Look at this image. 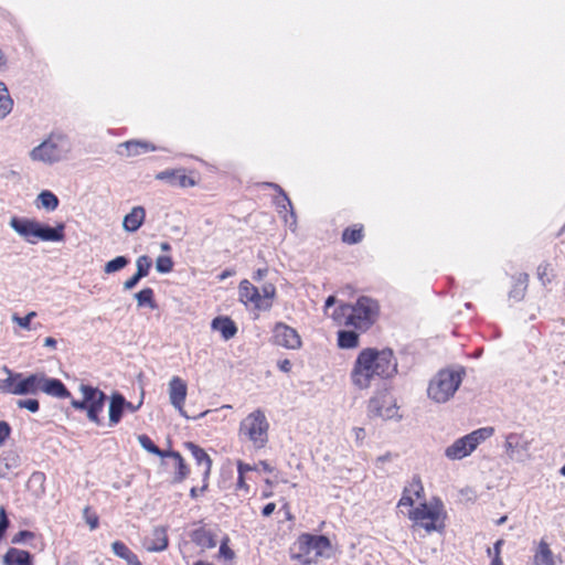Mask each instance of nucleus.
<instances>
[{"label": "nucleus", "instance_id": "1", "mask_svg": "<svg viewBox=\"0 0 565 565\" xmlns=\"http://www.w3.org/2000/svg\"><path fill=\"white\" fill-rule=\"evenodd\" d=\"M397 372V361L391 349H363L354 361L350 377L359 390H366L375 382L388 379Z\"/></svg>", "mask_w": 565, "mask_h": 565}, {"label": "nucleus", "instance_id": "2", "mask_svg": "<svg viewBox=\"0 0 565 565\" xmlns=\"http://www.w3.org/2000/svg\"><path fill=\"white\" fill-rule=\"evenodd\" d=\"M379 316V305L369 297H361L355 305H341L331 315L339 323L354 327L359 330H367Z\"/></svg>", "mask_w": 565, "mask_h": 565}, {"label": "nucleus", "instance_id": "3", "mask_svg": "<svg viewBox=\"0 0 565 565\" xmlns=\"http://www.w3.org/2000/svg\"><path fill=\"white\" fill-rule=\"evenodd\" d=\"M71 150L72 142L65 135L52 132L30 150L29 158L33 162L52 166L66 160Z\"/></svg>", "mask_w": 565, "mask_h": 565}, {"label": "nucleus", "instance_id": "4", "mask_svg": "<svg viewBox=\"0 0 565 565\" xmlns=\"http://www.w3.org/2000/svg\"><path fill=\"white\" fill-rule=\"evenodd\" d=\"M330 541L323 535L302 534L296 542L291 558L301 565L316 563L319 557L329 556Z\"/></svg>", "mask_w": 565, "mask_h": 565}, {"label": "nucleus", "instance_id": "5", "mask_svg": "<svg viewBox=\"0 0 565 565\" xmlns=\"http://www.w3.org/2000/svg\"><path fill=\"white\" fill-rule=\"evenodd\" d=\"M406 514L416 526L423 527L427 533L439 532L445 527L446 512L439 499L420 503L414 510H408Z\"/></svg>", "mask_w": 565, "mask_h": 565}, {"label": "nucleus", "instance_id": "6", "mask_svg": "<svg viewBox=\"0 0 565 565\" xmlns=\"http://www.w3.org/2000/svg\"><path fill=\"white\" fill-rule=\"evenodd\" d=\"M462 370H441L428 385V396L436 403L449 401L462 382Z\"/></svg>", "mask_w": 565, "mask_h": 565}, {"label": "nucleus", "instance_id": "7", "mask_svg": "<svg viewBox=\"0 0 565 565\" xmlns=\"http://www.w3.org/2000/svg\"><path fill=\"white\" fill-rule=\"evenodd\" d=\"M493 434L492 427L477 429L463 437L456 439L445 449V456L449 460H461L469 456L481 443Z\"/></svg>", "mask_w": 565, "mask_h": 565}, {"label": "nucleus", "instance_id": "8", "mask_svg": "<svg viewBox=\"0 0 565 565\" xmlns=\"http://www.w3.org/2000/svg\"><path fill=\"white\" fill-rule=\"evenodd\" d=\"M79 392L82 394V399H72V407L79 411H86L87 418L99 425V414L103 412L106 402L105 393L86 384L79 385Z\"/></svg>", "mask_w": 565, "mask_h": 565}, {"label": "nucleus", "instance_id": "9", "mask_svg": "<svg viewBox=\"0 0 565 565\" xmlns=\"http://www.w3.org/2000/svg\"><path fill=\"white\" fill-rule=\"evenodd\" d=\"M269 424L263 411L256 409L247 415L241 423L239 433L260 449L268 441Z\"/></svg>", "mask_w": 565, "mask_h": 565}, {"label": "nucleus", "instance_id": "10", "mask_svg": "<svg viewBox=\"0 0 565 565\" xmlns=\"http://www.w3.org/2000/svg\"><path fill=\"white\" fill-rule=\"evenodd\" d=\"M367 414L371 418H382L384 420L399 418L398 407L387 395L372 397L367 404Z\"/></svg>", "mask_w": 565, "mask_h": 565}, {"label": "nucleus", "instance_id": "11", "mask_svg": "<svg viewBox=\"0 0 565 565\" xmlns=\"http://www.w3.org/2000/svg\"><path fill=\"white\" fill-rule=\"evenodd\" d=\"M168 394L170 404L174 409L178 411L182 417L190 419L191 417L184 409V402L188 394L186 383L179 376H172L168 383Z\"/></svg>", "mask_w": 565, "mask_h": 565}, {"label": "nucleus", "instance_id": "12", "mask_svg": "<svg viewBox=\"0 0 565 565\" xmlns=\"http://www.w3.org/2000/svg\"><path fill=\"white\" fill-rule=\"evenodd\" d=\"M274 343L288 350H298L301 347V338L296 329L282 323H276L274 330Z\"/></svg>", "mask_w": 565, "mask_h": 565}, {"label": "nucleus", "instance_id": "13", "mask_svg": "<svg viewBox=\"0 0 565 565\" xmlns=\"http://www.w3.org/2000/svg\"><path fill=\"white\" fill-rule=\"evenodd\" d=\"M39 223L35 220L13 216L10 227L29 244L38 243Z\"/></svg>", "mask_w": 565, "mask_h": 565}, {"label": "nucleus", "instance_id": "14", "mask_svg": "<svg viewBox=\"0 0 565 565\" xmlns=\"http://www.w3.org/2000/svg\"><path fill=\"white\" fill-rule=\"evenodd\" d=\"M238 296L243 303H252L256 309L268 310L271 307L270 302H263L259 289L247 279L241 281L238 286Z\"/></svg>", "mask_w": 565, "mask_h": 565}, {"label": "nucleus", "instance_id": "15", "mask_svg": "<svg viewBox=\"0 0 565 565\" xmlns=\"http://www.w3.org/2000/svg\"><path fill=\"white\" fill-rule=\"evenodd\" d=\"M507 455L516 461H522L529 456V443L523 436L518 434H510L505 439Z\"/></svg>", "mask_w": 565, "mask_h": 565}, {"label": "nucleus", "instance_id": "16", "mask_svg": "<svg viewBox=\"0 0 565 565\" xmlns=\"http://www.w3.org/2000/svg\"><path fill=\"white\" fill-rule=\"evenodd\" d=\"M40 392L56 398H68L71 396V393L62 381L47 377L44 373H42Z\"/></svg>", "mask_w": 565, "mask_h": 565}, {"label": "nucleus", "instance_id": "17", "mask_svg": "<svg viewBox=\"0 0 565 565\" xmlns=\"http://www.w3.org/2000/svg\"><path fill=\"white\" fill-rule=\"evenodd\" d=\"M157 180H164L172 186L190 188L195 185V181L182 171L164 170L156 175Z\"/></svg>", "mask_w": 565, "mask_h": 565}, {"label": "nucleus", "instance_id": "18", "mask_svg": "<svg viewBox=\"0 0 565 565\" xmlns=\"http://www.w3.org/2000/svg\"><path fill=\"white\" fill-rule=\"evenodd\" d=\"M156 150V147L146 141L129 140L118 145L117 153L125 157H136Z\"/></svg>", "mask_w": 565, "mask_h": 565}, {"label": "nucleus", "instance_id": "19", "mask_svg": "<svg viewBox=\"0 0 565 565\" xmlns=\"http://www.w3.org/2000/svg\"><path fill=\"white\" fill-rule=\"evenodd\" d=\"M146 218V210L143 206H134L122 218V228L127 233L137 232L143 224Z\"/></svg>", "mask_w": 565, "mask_h": 565}, {"label": "nucleus", "instance_id": "20", "mask_svg": "<svg viewBox=\"0 0 565 565\" xmlns=\"http://www.w3.org/2000/svg\"><path fill=\"white\" fill-rule=\"evenodd\" d=\"M42 373L31 374L24 379H20L14 385V395L36 394L40 392Z\"/></svg>", "mask_w": 565, "mask_h": 565}, {"label": "nucleus", "instance_id": "21", "mask_svg": "<svg viewBox=\"0 0 565 565\" xmlns=\"http://www.w3.org/2000/svg\"><path fill=\"white\" fill-rule=\"evenodd\" d=\"M211 328L221 333L222 338L227 341L235 337L237 327L230 317H216L211 322Z\"/></svg>", "mask_w": 565, "mask_h": 565}, {"label": "nucleus", "instance_id": "22", "mask_svg": "<svg viewBox=\"0 0 565 565\" xmlns=\"http://www.w3.org/2000/svg\"><path fill=\"white\" fill-rule=\"evenodd\" d=\"M512 288L509 291V299L519 302L523 300L529 285V275L519 273L512 277Z\"/></svg>", "mask_w": 565, "mask_h": 565}, {"label": "nucleus", "instance_id": "23", "mask_svg": "<svg viewBox=\"0 0 565 565\" xmlns=\"http://www.w3.org/2000/svg\"><path fill=\"white\" fill-rule=\"evenodd\" d=\"M3 565H32V556L28 551L11 547L3 556Z\"/></svg>", "mask_w": 565, "mask_h": 565}, {"label": "nucleus", "instance_id": "24", "mask_svg": "<svg viewBox=\"0 0 565 565\" xmlns=\"http://www.w3.org/2000/svg\"><path fill=\"white\" fill-rule=\"evenodd\" d=\"M422 492H423V486L420 484L419 481L411 483L409 487H407L404 490L403 495L398 501V508L401 509V511L404 513V510H403L404 508H407L408 510H413L412 507L414 504L415 497L419 498Z\"/></svg>", "mask_w": 565, "mask_h": 565}, {"label": "nucleus", "instance_id": "25", "mask_svg": "<svg viewBox=\"0 0 565 565\" xmlns=\"http://www.w3.org/2000/svg\"><path fill=\"white\" fill-rule=\"evenodd\" d=\"M64 239V224L60 223L56 227L43 226L39 223L38 242H61Z\"/></svg>", "mask_w": 565, "mask_h": 565}, {"label": "nucleus", "instance_id": "26", "mask_svg": "<svg viewBox=\"0 0 565 565\" xmlns=\"http://www.w3.org/2000/svg\"><path fill=\"white\" fill-rule=\"evenodd\" d=\"M126 399L121 394H113L108 407L109 424L116 425L119 423L122 412L125 409Z\"/></svg>", "mask_w": 565, "mask_h": 565}, {"label": "nucleus", "instance_id": "27", "mask_svg": "<svg viewBox=\"0 0 565 565\" xmlns=\"http://www.w3.org/2000/svg\"><path fill=\"white\" fill-rule=\"evenodd\" d=\"M146 550L149 552H161L168 547V536L163 527H154L152 537L145 544Z\"/></svg>", "mask_w": 565, "mask_h": 565}, {"label": "nucleus", "instance_id": "28", "mask_svg": "<svg viewBox=\"0 0 565 565\" xmlns=\"http://www.w3.org/2000/svg\"><path fill=\"white\" fill-rule=\"evenodd\" d=\"M191 539L196 545L203 548H213L216 546L214 534L203 527L193 531Z\"/></svg>", "mask_w": 565, "mask_h": 565}, {"label": "nucleus", "instance_id": "29", "mask_svg": "<svg viewBox=\"0 0 565 565\" xmlns=\"http://www.w3.org/2000/svg\"><path fill=\"white\" fill-rule=\"evenodd\" d=\"M185 448L191 452V455L196 460L198 465H204L205 466V475H209L211 471L212 460L209 457V455L199 447L198 445L193 443H185Z\"/></svg>", "mask_w": 565, "mask_h": 565}, {"label": "nucleus", "instance_id": "30", "mask_svg": "<svg viewBox=\"0 0 565 565\" xmlns=\"http://www.w3.org/2000/svg\"><path fill=\"white\" fill-rule=\"evenodd\" d=\"M534 563L535 565H555L553 552L544 540L537 546Z\"/></svg>", "mask_w": 565, "mask_h": 565}, {"label": "nucleus", "instance_id": "31", "mask_svg": "<svg viewBox=\"0 0 565 565\" xmlns=\"http://www.w3.org/2000/svg\"><path fill=\"white\" fill-rule=\"evenodd\" d=\"M20 458L15 452H8L0 458V478H4L10 470L19 467Z\"/></svg>", "mask_w": 565, "mask_h": 565}, {"label": "nucleus", "instance_id": "32", "mask_svg": "<svg viewBox=\"0 0 565 565\" xmlns=\"http://www.w3.org/2000/svg\"><path fill=\"white\" fill-rule=\"evenodd\" d=\"M338 344L342 349H353L359 345V335L354 331L341 330L338 332Z\"/></svg>", "mask_w": 565, "mask_h": 565}, {"label": "nucleus", "instance_id": "33", "mask_svg": "<svg viewBox=\"0 0 565 565\" xmlns=\"http://www.w3.org/2000/svg\"><path fill=\"white\" fill-rule=\"evenodd\" d=\"M36 200L39 202L38 206H41V207L45 209L46 211H54L58 206L57 196L49 190L42 191L38 195Z\"/></svg>", "mask_w": 565, "mask_h": 565}, {"label": "nucleus", "instance_id": "34", "mask_svg": "<svg viewBox=\"0 0 565 565\" xmlns=\"http://www.w3.org/2000/svg\"><path fill=\"white\" fill-rule=\"evenodd\" d=\"M167 457L172 458L174 461V468L177 470L174 480L182 481L189 472L182 456L177 451H168Z\"/></svg>", "mask_w": 565, "mask_h": 565}, {"label": "nucleus", "instance_id": "35", "mask_svg": "<svg viewBox=\"0 0 565 565\" xmlns=\"http://www.w3.org/2000/svg\"><path fill=\"white\" fill-rule=\"evenodd\" d=\"M135 298L139 307L148 306L153 309L156 307L153 301V290L151 288H145L135 295Z\"/></svg>", "mask_w": 565, "mask_h": 565}, {"label": "nucleus", "instance_id": "36", "mask_svg": "<svg viewBox=\"0 0 565 565\" xmlns=\"http://www.w3.org/2000/svg\"><path fill=\"white\" fill-rule=\"evenodd\" d=\"M129 260L125 256H117L116 258L107 262L104 266L105 274H114L121 270L128 265Z\"/></svg>", "mask_w": 565, "mask_h": 565}, {"label": "nucleus", "instance_id": "37", "mask_svg": "<svg viewBox=\"0 0 565 565\" xmlns=\"http://www.w3.org/2000/svg\"><path fill=\"white\" fill-rule=\"evenodd\" d=\"M138 441H139L140 446H141L145 450H147V451H149V452H151V454H153V455H157V456H160V457H167V455H168V451H162V450H160V449H159V448H158V447L152 443V440H151L147 435H139V436H138Z\"/></svg>", "mask_w": 565, "mask_h": 565}, {"label": "nucleus", "instance_id": "38", "mask_svg": "<svg viewBox=\"0 0 565 565\" xmlns=\"http://www.w3.org/2000/svg\"><path fill=\"white\" fill-rule=\"evenodd\" d=\"M111 550L114 552V554L116 556H118L119 558H122L125 559L126 562L128 561H131V557L135 555V553H132L128 546L120 542V541H115L111 543Z\"/></svg>", "mask_w": 565, "mask_h": 565}, {"label": "nucleus", "instance_id": "39", "mask_svg": "<svg viewBox=\"0 0 565 565\" xmlns=\"http://www.w3.org/2000/svg\"><path fill=\"white\" fill-rule=\"evenodd\" d=\"M536 277L543 286L552 280V267L548 263H541L536 268Z\"/></svg>", "mask_w": 565, "mask_h": 565}, {"label": "nucleus", "instance_id": "40", "mask_svg": "<svg viewBox=\"0 0 565 565\" xmlns=\"http://www.w3.org/2000/svg\"><path fill=\"white\" fill-rule=\"evenodd\" d=\"M136 267H137L136 274L139 277L143 278V277L148 276V274H149V270L151 268V259L146 255L139 256L136 260Z\"/></svg>", "mask_w": 565, "mask_h": 565}, {"label": "nucleus", "instance_id": "41", "mask_svg": "<svg viewBox=\"0 0 565 565\" xmlns=\"http://www.w3.org/2000/svg\"><path fill=\"white\" fill-rule=\"evenodd\" d=\"M363 237L362 230L360 228H347L342 234V239L348 244L359 243Z\"/></svg>", "mask_w": 565, "mask_h": 565}, {"label": "nucleus", "instance_id": "42", "mask_svg": "<svg viewBox=\"0 0 565 565\" xmlns=\"http://www.w3.org/2000/svg\"><path fill=\"white\" fill-rule=\"evenodd\" d=\"M173 268V262L169 256H159L156 259V269L160 274H168Z\"/></svg>", "mask_w": 565, "mask_h": 565}, {"label": "nucleus", "instance_id": "43", "mask_svg": "<svg viewBox=\"0 0 565 565\" xmlns=\"http://www.w3.org/2000/svg\"><path fill=\"white\" fill-rule=\"evenodd\" d=\"M22 377V374L15 373L14 375L8 376L6 380L0 382V391L6 393L13 394L14 385L18 383L17 381Z\"/></svg>", "mask_w": 565, "mask_h": 565}, {"label": "nucleus", "instance_id": "44", "mask_svg": "<svg viewBox=\"0 0 565 565\" xmlns=\"http://www.w3.org/2000/svg\"><path fill=\"white\" fill-rule=\"evenodd\" d=\"M36 316V312L34 311H31L29 312L25 317H19L17 315H13L12 316V321L14 323H17L19 327H21L22 329H25V330H30L31 329V320Z\"/></svg>", "mask_w": 565, "mask_h": 565}, {"label": "nucleus", "instance_id": "45", "mask_svg": "<svg viewBox=\"0 0 565 565\" xmlns=\"http://www.w3.org/2000/svg\"><path fill=\"white\" fill-rule=\"evenodd\" d=\"M259 291H260V298L263 299V302L271 303V300L274 299V297L276 295L275 286L270 282H267V284L263 285L262 290H259Z\"/></svg>", "mask_w": 565, "mask_h": 565}, {"label": "nucleus", "instance_id": "46", "mask_svg": "<svg viewBox=\"0 0 565 565\" xmlns=\"http://www.w3.org/2000/svg\"><path fill=\"white\" fill-rule=\"evenodd\" d=\"M17 406L19 408H25L30 411L31 413H36L39 411V402L34 398H28V399H19L17 402Z\"/></svg>", "mask_w": 565, "mask_h": 565}, {"label": "nucleus", "instance_id": "47", "mask_svg": "<svg viewBox=\"0 0 565 565\" xmlns=\"http://www.w3.org/2000/svg\"><path fill=\"white\" fill-rule=\"evenodd\" d=\"M83 516L90 530H95L98 526V516L92 513L88 507L83 510Z\"/></svg>", "mask_w": 565, "mask_h": 565}, {"label": "nucleus", "instance_id": "48", "mask_svg": "<svg viewBox=\"0 0 565 565\" xmlns=\"http://www.w3.org/2000/svg\"><path fill=\"white\" fill-rule=\"evenodd\" d=\"M13 100L9 95L7 86L0 82V106H12Z\"/></svg>", "mask_w": 565, "mask_h": 565}, {"label": "nucleus", "instance_id": "49", "mask_svg": "<svg viewBox=\"0 0 565 565\" xmlns=\"http://www.w3.org/2000/svg\"><path fill=\"white\" fill-rule=\"evenodd\" d=\"M9 526V520L6 513V509L0 507V540L4 535L6 530Z\"/></svg>", "mask_w": 565, "mask_h": 565}, {"label": "nucleus", "instance_id": "50", "mask_svg": "<svg viewBox=\"0 0 565 565\" xmlns=\"http://www.w3.org/2000/svg\"><path fill=\"white\" fill-rule=\"evenodd\" d=\"M227 539H225L220 546V555L225 559H233L235 554L227 545Z\"/></svg>", "mask_w": 565, "mask_h": 565}, {"label": "nucleus", "instance_id": "51", "mask_svg": "<svg viewBox=\"0 0 565 565\" xmlns=\"http://www.w3.org/2000/svg\"><path fill=\"white\" fill-rule=\"evenodd\" d=\"M11 428L8 423L0 420V446L9 438Z\"/></svg>", "mask_w": 565, "mask_h": 565}, {"label": "nucleus", "instance_id": "52", "mask_svg": "<svg viewBox=\"0 0 565 565\" xmlns=\"http://www.w3.org/2000/svg\"><path fill=\"white\" fill-rule=\"evenodd\" d=\"M30 537H33V533L32 532H29V531H20L19 533H17L13 539H12V543L14 544H19V543H22L23 541H25L26 539H30Z\"/></svg>", "mask_w": 565, "mask_h": 565}, {"label": "nucleus", "instance_id": "53", "mask_svg": "<svg viewBox=\"0 0 565 565\" xmlns=\"http://www.w3.org/2000/svg\"><path fill=\"white\" fill-rule=\"evenodd\" d=\"M44 480H45V477H44V475H43L42 472H35V473H33V475L31 476V478H30V481H29V482H30V483H36V484H39V486H40V488H41V492H43V491H44V489H43Z\"/></svg>", "mask_w": 565, "mask_h": 565}, {"label": "nucleus", "instance_id": "54", "mask_svg": "<svg viewBox=\"0 0 565 565\" xmlns=\"http://www.w3.org/2000/svg\"><path fill=\"white\" fill-rule=\"evenodd\" d=\"M141 279L137 274L132 275L129 279L124 282L125 290H131L138 281Z\"/></svg>", "mask_w": 565, "mask_h": 565}, {"label": "nucleus", "instance_id": "55", "mask_svg": "<svg viewBox=\"0 0 565 565\" xmlns=\"http://www.w3.org/2000/svg\"><path fill=\"white\" fill-rule=\"evenodd\" d=\"M237 469H238V475L244 476L246 472L252 471V470L257 469V468L256 467H252L248 463H244L242 461H238Z\"/></svg>", "mask_w": 565, "mask_h": 565}, {"label": "nucleus", "instance_id": "56", "mask_svg": "<svg viewBox=\"0 0 565 565\" xmlns=\"http://www.w3.org/2000/svg\"><path fill=\"white\" fill-rule=\"evenodd\" d=\"M275 509H276L275 503L270 502V503L266 504V505L263 508L262 513H263V515H264V516H269V515H271V513L275 511Z\"/></svg>", "mask_w": 565, "mask_h": 565}, {"label": "nucleus", "instance_id": "57", "mask_svg": "<svg viewBox=\"0 0 565 565\" xmlns=\"http://www.w3.org/2000/svg\"><path fill=\"white\" fill-rule=\"evenodd\" d=\"M267 268H259L255 271L253 278L256 281H260L267 275Z\"/></svg>", "mask_w": 565, "mask_h": 565}, {"label": "nucleus", "instance_id": "58", "mask_svg": "<svg viewBox=\"0 0 565 565\" xmlns=\"http://www.w3.org/2000/svg\"><path fill=\"white\" fill-rule=\"evenodd\" d=\"M279 369L282 372H289L291 370V363L289 360H282L278 363Z\"/></svg>", "mask_w": 565, "mask_h": 565}, {"label": "nucleus", "instance_id": "59", "mask_svg": "<svg viewBox=\"0 0 565 565\" xmlns=\"http://www.w3.org/2000/svg\"><path fill=\"white\" fill-rule=\"evenodd\" d=\"M44 347L55 349L56 348V340L52 337H47L44 339Z\"/></svg>", "mask_w": 565, "mask_h": 565}, {"label": "nucleus", "instance_id": "60", "mask_svg": "<svg viewBox=\"0 0 565 565\" xmlns=\"http://www.w3.org/2000/svg\"><path fill=\"white\" fill-rule=\"evenodd\" d=\"M277 204L284 209H286V205L291 207V203L285 194H282L281 199L277 201Z\"/></svg>", "mask_w": 565, "mask_h": 565}, {"label": "nucleus", "instance_id": "61", "mask_svg": "<svg viewBox=\"0 0 565 565\" xmlns=\"http://www.w3.org/2000/svg\"><path fill=\"white\" fill-rule=\"evenodd\" d=\"M335 303V297L329 296L324 303V311L327 312L330 307H332Z\"/></svg>", "mask_w": 565, "mask_h": 565}, {"label": "nucleus", "instance_id": "62", "mask_svg": "<svg viewBox=\"0 0 565 565\" xmlns=\"http://www.w3.org/2000/svg\"><path fill=\"white\" fill-rule=\"evenodd\" d=\"M353 431H354V434H355V438H356V439H363V438H364V436H365V431H364V429H363V428H361V427H356V428H354V429H353Z\"/></svg>", "mask_w": 565, "mask_h": 565}, {"label": "nucleus", "instance_id": "63", "mask_svg": "<svg viewBox=\"0 0 565 565\" xmlns=\"http://www.w3.org/2000/svg\"><path fill=\"white\" fill-rule=\"evenodd\" d=\"M258 467L262 468L266 472H271V470H273L271 467L269 466V463L266 461H260L256 468H258Z\"/></svg>", "mask_w": 565, "mask_h": 565}, {"label": "nucleus", "instance_id": "64", "mask_svg": "<svg viewBox=\"0 0 565 565\" xmlns=\"http://www.w3.org/2000/svg\"><path fill=\"white\" fill-rule=\"evenodd\" d=\"M127 565H142V564L139 562V559H138L137 555L135 554V555L131 557V561H128V562H127Z\"/></svg>", "mask_w": 565, "mask_h": 565}]
</instances>
